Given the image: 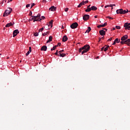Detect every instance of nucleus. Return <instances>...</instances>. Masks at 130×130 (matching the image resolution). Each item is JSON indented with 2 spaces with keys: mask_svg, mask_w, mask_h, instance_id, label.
I'll use <instances>...</instances> for the list:
<instances>
[{
  "mask_svg": "<svg viewBox=\"0 0 130 130\" xmlns=\"http://www.w3.org/2000/svg\"><path fill=\"white\" fill-rule=\"evenodd\" d=\"M90 50V45H85L83 47L80 48L79 49V52H81L82 55L84 54V53H86V52H88Z\"/></svg>",
  "mask_w": 130,
  "mask_h": 130,
  "instance_id": "f257e3e1",
  "label": "nucleus"
},
{
  "mask_svg": "<svg viewBox=\"0 0 130 130\" xmlns=\"http://www.w3.org/2000/svg\"><path fill=\"white\" fill-rule=\"evenodd\" d=\"M12 11H13L12 8H9L8 9L5 10L3 14V17H7L9 16V15H10V14H11V13L12 12Z\"/></svg>",
  "mask_w": 130,
  "mask_h": 130,
  "instance_id": "f03ea898",
  "label": "nucleus"
},
{
  "mask_svg": "<svg viewBox=\"0 0 130 130\" xmlns=\"http://www.w3.org/2000/svg\"><path fill=\"white\" fill-rule=\"evenodd\" d=\"M128 13V10H123L122 9H118L116 10V13L117 14H127Z\"/></svg>",
  "mask_w": 130,
  "mask_h": 130,
  "instance_id": "7ed1b4c3",
  "label": "nucleus"
},
{
  "mask_svg": "<svg viewBox=\"0 0 130 130\" xmlns=\"http://www.w3.org/2000/svg\"><path fill=\"white\" fill-rule=\"evenodd\" d=\"M121 44H126L128 46H130V39L126 40V41H122L120 42Z\"/></svg>",
  "mask_w": 130,
  "mask_h": 130,
  "instance_id": "20e7f679",
  "label": "nucleus"
},
{
  "mask_svg": "<svg viewBox=\"0 0 130 130\" xmlns=\"http://www.w3.org/2000/svg\"><path fill=\"white\" fill-rule=\"evenodd\" d=\"M78 26H79L78 23L74 22L70 25V27L72 29H76V28H77Z\"/></svg>",
  "mask_w": 130,
  "mask_h": 130,
  "instance_id": "39448f33",
  "label": "nucleus"
},
{
  "mask_svg": "<svg viewBox=\"0 0 130 130\" xmlns=\"http://www.w3.org/2000/svg\"><path fill=\"white\" fill-rule=\"evenodd\" d=\"M124 27L125 28V30H130V23L127 22L125 23L124 24Z\"/></svg>",
  "mask_w": 130,
  "mask_h": 130,
  "instance_id": "423d86ee",
  "label": "nucleus"
},
{
  "mask_svg": "<svg viewBox=\"0 0 130 130\" xmlns=\"http://www.w3.org/2000/svg\"><path fill=\"white\" fill-rule=\"evenodd\" d=\"M90 18V15L88 14H85L83 16V19L84 21H88Z\"/></svg>",
  "mask_w": 130,
  "mask_h": 130,
  "instance_id": "0eeeda50",
  "label": "nucleus"
},
{
  "mask_svg": "<svg viewBox=\"0 0 130 130\" xmlns=\"http://www.w3.org/2000/svg\"><path fill=\"white\" fill-rule=\"evenodd\" d=\"M13 34V37H16V36H17V35L19 34V30L16 29L14 30Z\"/></svg>",
  "mask_w": 130,
  "mask_h": 130,
  "instance_id": "6e6552de",
  "label": "nucleus"
},
{
  "mask_svg": "<svg viewBox=\"0 0 130 130\" xmlns=\"http://www.w3.org/2000/svg\"><path fill=\"white\" fill-rule=\"evenodd\" d=\"M127 38H128L127 35L123 36L121 38V41H125V40H126V39H127Z\"/></svg>",
  "mask_w": 130,
  "mask_h": 130,
  "instance_id": "1a4fd4ad",
  "label": "nucleus"
},
{
  "mask_svg": "<svg viewBox=\"0 0 130 130\" xmlns=\"http://www.w3.org/2000/svg\"><path fill=\"white\" fill-rule=\"evenodd\" d=\"M56 10V7H55L54 6H52L49 8V11H51V12H54V11H55Z\"/></svg>",
  "mask_w": 130,
  "mask_h": 130,
  "instance_id": "9d476101",
  "label": "nucleus"
},
{
  "mask_svg": "<svg viewBox=\"0 0 130 130\" xmlns=\"http://www.w3.org/2000/svg\"><path fill=\"white\" fill-rule=\"evenodd\" d=\"M15 24V23H12V22H10V23H9L8 24H7L5 26V27L6 28H9V27H11V26H13V25H14Z\"/></svg>",
  "mask_w": 130,
  "mask_h": 130,
  "instance_id": "9b49d317",
  "label": "nucleus"
},
{
  "mask_svg": "<svg viewBox=\"0 0 130 130\" xmlns=\"http://www.w3.org/2000/svg\"><path fill=\"white\" fill-rule=\"evenodd\" d=\"M35 20L33 21V22H40L42 19H39L38 17H37V16H34Z\"/></svg>",
  "mask_w": 130,
  "mask_h": 130,
  "instance_id": "f8f14e48",
  "label": "nucleus"
},
{
  "mask_svg": "<svg viewBox=\"0 0 130 130\" xmlns=\"http://www.w3.org/2000/svg\"><path fill=\"white\" fill-rule=\"evenodd\" d=\"M41 51H46L47 50V47L46 46H43L41 48Z\"/></svg>",
  "mask_w": 130,
  "mask_h": 130,
  "instance_id": "ddd939ff",
  "label": "nucleus"
},
{
  "mask_svg": "<svg viewBox=\"0 0 130 130\" xmlns=\"http://www.w3.org/2000/svg\"><path fill=\"white\" fill-rule=\"evenodd\" d=\"M100 35H101L102 36H104V35H105V31H104V30H101L99 31Z\"/></svg>",
  "mask_w": 130,
  "mask_h": 130,
  "instance_id": "4468645a",
  "label": "nucleus"
},
{
  "mask_svg": "<svg viewBox=\"0 0 130 130\" xmlns=\"http://www.w3.org/2000/svg\"><path fill=\"white\" fill-rule=\"evenodd\" d=\"M53 23V20H51L49 24H48V27H50V28H52V24Z\"/></svg>",
  "mask_w": 130,
  "mask_h": 130,
  "instance_id": "2eb2a0df",
  "label": "nucleus"
},
{
  "mask_svg": "<svg viewBox=\"0 0 130 130\" xmlns=\"http://www.w3.org/2000/svg\"><path fill=\"white\" fill-rule=\"evenodd\" d=\"M62 41L63 42H66V41H68V37H67V36H64L63 37Z\"/></svg>",
  "mask_w": 130,
  "mask_h": 130,
  "instance_id": "dca6fc26",
  "label": "nucleus"
},
{
  "mask_svg": "<svg viewBox=\"0 0 130 130\" xmlns=\"http://www.w3.org/2000/svg\"><path fill=\"white\" fill-rule=\"evenodd\" d=\"M107 25V23L105 22L104 24H101L99 26H98V28H101L103 27H105Z\"/></svg>",
  "mask_w": 130,
  "mask_h": 130,
  "instance_id": "f3484780",
  "label": "nucleus"
},
{
  "mask_svg": "<svg viewBox=\"0 0 130 130\" xmlns=\"http://www.w3.org/2000/svg\"><path fill=\"white\" fill-rule=\"evenodd\" d=\"M51 41H52V36H50L49 40L47 41V43H49V42H51Z\"/></svg>",
  "mask_w": 130,
  "mask_h": 130,
  "instance_id": "a211bd4d",
  "label": "nucleus"
},
{
  "mask_svg": "<svg viewBox=\"0 0 130 130\" xmlns=\"http://www.w3.org/2000/svg\"><path fill=\"white\" fill-rule=\"evenodd\" d=\"M91 11H96L97 10V7H96L95 6H92L90 8Z\"/></svg>",
  "mask_w": 130,
  "mask_h": 130,
  "instance_id": "6ab92c4d",
  "label": "nucleus"
},
{
  "mask_svg": "<svg viewBox=\"0 0 130 130\" xmlns=\"http://www.w3.org/2000/svg\"><path fill=\"white\" fill-rule=\"evenodd\" d=\"M58 56H61V57H64V56H66V54L64 53H59V55H58Z\"/></svg>",
  "mask_w": 130,
  "mask_h": 130,
  "instance_id": "aec40b11",
  "label": "nucleus"
},
{
  "mask_svg": "<svg viewBox=\"0 0 130 130\" xmlns=\"http://www.w3.org/2000/svg\"><path fill=\"white\" fill-rule=\"evenodd\" d=\"M84 5H85V4L84 3V1H83L79 4V5L78 6V8H81V7H82V6H84Z\"/></svg>",
  "mask_w": 130,
  "mask_h": 130,
  "instance_id": "412c9836",
  "label": "nucleus"
},
{
  "mask_svg": "<svg viewBox=\"0 0 130 130\" xmlns=\"http://www.w3.org/2000/svg\"><path fill=\"white\" fill-rule=\"evenodd\" d=\"M90 31H91V27L88 26L87 30H86L85 33H89V32H90Z\"/></svg>",
  "mask_w": 130,
  "mask_h": 130,
  "instance_id": "4be33fe9",
  "label": "nucleus"
},
{
  "mask_svg": "<svg viewBox=\"0 0 130 130\" xmlns=\"http://www.w3.org/2000/svg\"><path fill=\"white\" fill-rule=\"evenodd\" d=\"M115 41L116 42V43H119V42H120V39L117 38L115 40Z\"/></svg>",
  "mask_w": 130,
  "mask_h": 130,
  "instance_id": "5701e85b",
  "label": "nucleus"
},
{
  "mask_svg": "<svg viewBox=\"0 0 130 130\" xmlns=\"http://www.w3.org/2000/svg\"><path fill=\"white\" fill-rule=\"evenodd\" d=\"M31 17L30 18V19L29 20V21H34V20H35V18L34 17V16H31Z\"/></svg>",
  "mask_w": 130,
  "mask_h": 130,
  "instance_id": "b1692460",
  "label": "nucleus"
},
{
  "mask_svg": "<svg viewBox=\"0 0 130 130\" xmlns=\"http://www.w3.org/2000/svg\"><path fill=\"white\" fill-rule=\"evenodd\" d=\"M108 48H109V46H108L107 47L105 48L104 51H107V50H108Z\"/></svg>",
  "mask_w": 130,
  "mask_h": 130,
  "instance_id": "393cba45",
  "label": "nucleus"
},
{
  "mask_svg": "<svg viewBox=\"0 0 130 130\" xmlns=\"http://www.w3.org/2000/svg\"><path fill=\"white\" fill-rule=\"evenodd\" d=\"M41 16V15H40V14H39V13L37 15V17H38L39 20H40V19L42 20V18H40Z\"/></svg>",
  "mask_w": 130,
  "mask_h": 130,
  "instance_id": "a878e982",
  "label": "nucleus"
},
{
  "mask_svg": "<svg viewBox=\"0 0 130 130\" xmlns=\"http://www.w3.org/2000/svg\"><path fill=\"white\" fill-rule=\"evenodd\" d=\"M91 8H87L86 10H85V12H91Z\"/></svg>",
  "mask_w": 130,
  "mask_h": 130,
  "instance_id": "bb28decb",
  "label": "nucleus"
},
{
  "mask_svg": "<svg viewBox=\"0 0 130 130\" xmlns=\"http://www.w3.org/2000/svg\"><path fill=\"white\" fill-rule=\"evenodd\" d=\"M34 36L35 37H37L39 35V34L38 32H35L34 34Z\"/></svg>",
  "mask_w": 130,
  "mask_h": 130,
  "instance_id": "cd10ccee",
  "label": "nucleus"
},
{
  "mask_svg": "<svg viewBox=\"0 0 130 130\" xmlns=\"http://www.w3.org/2000/svg\"><path fill=\"white\" fill-rule=\"evenodd\" d=\"M31 52H30V51H28L26 53V54H25V55H26V56H28V55H29V54H30V53Z\"/></svg>",
  "mask_w": 130,
  "mask_h": 130,
  "instance_id": "c85d7f7f",
  "label": "nucleus"
},
{
  "mask_svg": "<svg viewBox=\"0 0 130 130\" xmlns=\"http://www.w3.org/2000/svg\"><path fill=\"white\" fill-rule=\"evenodd\" d=\"M106 18H108V19H109L110 20H113V18L110 16H107Z\"/></svg>",
  "mask_w": 130,
  "mask_h": 130,
  "instance_id": "c756f323",
  "label": "nucleus"
},
{
  "mask_svg": "<svg viewBox=\"0 0 130 130\" xmlns=\"http://www.w3.org/2000/svg\"><path fill=\"white\" fill-rule=\"evenodd\" d=\"M43 3H48L49 2V0H43Z\"/></svg>",
  "mask_w": 130,
  "mask_h": 130,
  "instance_id": "7c9ffc66",
  "label": "nucleus"
},
{
  "mask_svg": "<svg viewBox=\"0 0 130 130\" xmlns=\"http://www.w3.org/2000/svg\"><path fill=\"white\" fill-rule=\"evenodd\" d=\"M115 28H116V29H118V30H119L120 29V26H116Z\"/></svg>",
  "mask_w": 130,
  "mask_h": 130,
  "instance_id": "2f4dec72",
  "label": "nucleus"
},
{
  "mask_svg": "<svg viewBox=\"0 0 130 130\" xmlns=\"http://www.w3.org/2000/svg\"><path fill=\"white\" fill-rule=\"evenodd\" d=\"M55 49H56V48L54 46L52 49H51V51H52V50H55Z\"/></svg>",
  "mask_w": 130,
  "mask_h": 130,
  "instance_id": "473e14b6",
  "label": "nucleus"
},
{
  "mask_svg": "<svg viewBox=\"0 0 130 130\" xmlns=\"http://www.w3.org/2000/svg\"><path fill=\"white\" fill-rule=\"evenodd\" d=\"M30 52H31L32 51V48L31 47H29V51Z\"/></svg>",
  "mask_w": 130,
  "mask_h": 130,
  "instance_id": "72a5a7b5",
  "label": "nucleus"
},
{
  "mask_svg": "<svg viewBox=\"0 0 130 130\" xmlns=\"http://www.w3.org/2000/svg\"><path fill=\"white\" fill-rule=\"evenodd\" d=\"M64 10L65 12H68V11H69V8H66Z\"/></svg>",
  "mask_w": 130,
  "mask_h": 130,
  "instance_id": "f704fd0d",
  "label": "nucleus"
},
{
  "mask_svg": "<svg viewBox=\"0 0 130 130\" xmlns=\"http://www.w3.org/2000/svg\"><path fill=\"white\" fill-rule=\"evenodd\" d=\"M34 6H35V3H32V4H31V8H33V7H34Z\"/></svg>",
  "mask_w": 130,
  "mask_h": 130,
  "instance_id": "c9c22d12",
  "label": "nucleus"
},
{
  "mask_svg": "<svg viewBox=\"0 0 130 130\" xmlns=\"http://www.w3.org/2000/svg\"><path fill=\"white\" fill-rule=\"evenodd\" d=\"M58 50H57L56 52L55 53V55H59V54H58Z\"/></svg>",
  "mask_w": 130,
  "mask_h": 130,
  "instance_id": "e433bc0d",
  "label": "nucleus"
},
{
  "mask_svg": "<svg viewBox=\"0 0 130 130\" xmlns=\"http://www.w3.org/2000/svg\"><path fill=\"white\" fill-rule=\"evenodd\" d=\"M43 36H46V35H47V34H46V32H45L44 34H42Z\"/></svg>",
  "mask_w": 130,
  "mask_h": 130,
  "instance_id": "4c0bfd02",
  "label": "nucleus"
},
{
  "mask_svg": "<svg viewBox=\"0 0 130 130\" xmlns=\"http://www.w3.org/2000/svg\"><path fill=\"white\" fill-rule=\"evenodd\" d=\"M64 50H61L60 51H59V53H62V52H63Z\"/></svg>",
  "mask_w": 130,
  "mask_h": 130,
  "instance_id": "58836bf2",
  "label": "nucleus"
},
{
  "mask_svg": "<svg viewBox=\"0 0 130 130\" xmlns=\"http://www.w3.org/2000/svg\"><path fill=\"white\" fill-rule=\"evenodd\" d=\"M29 7H30V4L26 5V8H29Z\"/></svg>",
  "mask_w": 130,
  "mask_h": 130,
  "instance_id": "ea45409f",
  "label": "nucleus"
},
{
  "mask_svg": "<svg viewBox=\"0 0 130 130\" xmlns=\"http://www.w3.org/2000/svg\"><path fill=\"white\" fill-rule=\"evenodd\" d=\"M29 16H32V11H30Z\"/></svg>",
  "mask_w": 130,
  "mask_h": 130,
  "instance_id": "a19ab883",
  "label": "nucleus"
},
{
  "mask_svg": "<svg viewBox=\"0 0 130 130\" xmlns=\"http://www.w3.org/2000/svg\"><path fill=\"white\" fill-rule=\"evenodd\" d=\"M109 7H110V8H113V5H108Z\"/></svg>",
  "mask_w": 130,
  "mask_h": 130,
  "instance_id": "79ce46f5",
  "label": "nucleus"
},
{
  "mask_svg": "<svg viewBox=\"0 0 130 130\" xmlns=\"http://www.w3.org/2000/svg\"><path fill=\"white\" fill-rule=\"evenodd\" d=\"M89 3V1H86L85 2H84V4H88Z\"/></svg>",
  "mask_w": 130,
  "mask_h": 130,
  "instance_id": "37998d69",
  "label": "nucleus"
},
{
  "mask_svg": "<svg viewBox=\"0 0 130 130\" xmlns=\"http://www.w3.org/2000/svg\"><path fill=\"white\" fill-rule=\"evenodd\" d=\"M61 45V43H58V44H57V45H58V46H60Z\"/></svg>",
  "mask_w": 130,
  "mask_h": 130,
  "instance_id": "c03bdc74",
  "label": "nucleus"
},
{
  "mask_svg": "<svg viewBox=\"0 0 130 130\" xmlns=\"http://www.w3.org/2000/svg\"><path fill=\"white\" fill-rule=\"evenodd\" d=\"M104 47H103V48H101V51H103V50H104Z\"/></svg>",
  "mask_w": 130,
  "mask_h": 130,
  "instance_id": "a18cd8bd",
  "label": "nucleus"
},
{
  "mask_svg": "<svg viewBox=\"0 0 130 130\" xmlns=\"http://www.w3.org/2000/svg\"><path fill=\"white\" fill-rule=\"evenodd\" d=\"M115 44H116V42L114 41V42H113V43L112 44V45H115Z\"/></svg>",
  "mask_w": 130,
  "mask_h": 130,
  "instance_id": "49530a36",
  "label": "nucleus"
},
{
  "mask_svg": "<svg viewBox=\"0 0 130 130\" xmlns=\"http://www.w3.org/2000/svg\"><path fill=\"white\" fill-rule=\"evenodd\" d=\"M111 40H112V38L109 39L108 41H111Z\"/></svg>",
  "mask_w": 130,
  "mask_h": 130,
  "instance_id": "de8ad7c7",
  "label": "nucleus"
},
{
  "mask_svg": "<svg viewBox=\"0 0 130 130\" xmlns=\"http://www.w3.org/2000/svg\"><path fill=\"white\" fill-rule=\"evenodd\" d=\"M41 31H43L44 30V27H42L41 29Z\"/></svg>",
  "mask_w": 130,
  "mask_h": 130,
  "instance_id": "09e8293b",
  "label": "nucleus"
},
{
  "mask_svg": "<svg viewBox=\"0 0 130 130\" xmlns=\"http://www.w3.org/2000/svg\"><path fill=\"white\" fill-rule=\"evenodd\" d=\"M13 0H8V4H9V3H10V2H12Z\"/></svg>",
  "mask_w": 130,
  "mask_h": 130,
  "instance_id": "8fccbe9b",
  "label": "nucleus"
},
{
  "mask_svg": "<svg viewBox=\"0 0 130 130\" xmlns=\"http://www.w3.org/2000/svg\"><path fill=\"white\" fill-rule=\"evenodd\" d=\"M102 39V38H99V42H100V41H101Z\"/></svg>",
  "mask_w": 130,
  "mask_h": 130,
  "instance_id": "3c124183",
  "label": "nucleus"
},
{
  "mask_svg": "<svg viewBox=\"0 0 130 130\" xmlns=\"http://www.w3.org/2000/svg\"><path fill=\"white\" fill-rule=\"evenodd\" d=\"M42 19H43V20H44V19H45V17H44V16H42Z\"/></svg>",
  "mask_w": 130,
  "mask_h": 130,
  "instance_id": "603ef678",
  "label": "nucleus"
},
{
  "mask_svg": "<svg viewBox=\"0 0 130 130\" xmlns=\"http://www.w3.org/2000/svg\"><path fill=\"white\" fill-rule=\"evenodd\" d=\"M58 46V45H57L54 46V47H55V48H56Z\"/></svg>",
  "mask_w": 130,
  "mask_h": 130,
  "instance_id": "864d4df0",
  "label": "nucleus"
},
{
  "mask_svg": "<svg viewBox=\"0 0 130 130\" xmlns=\"http://www.w3.org/2000/svg\"><path fill=\"white\" fill-rule=\"evenodd\" d=\"M90 7H91V5H89L87 6V8H90Z\"/></svg>",
  "mask_w": 130,
  "mask_h": 130,
  "instance_id": "5fc2aeb1",
  "label": "nucleus"
},
{
  "mask_svg": "<svg viewBox=\"0 0 130 130\" xmlns=\"http://www.w3.org/2000/svg\"><path fill=\"white\" fill-rule=\"evenodd\" d=\"M108 5H107V6H105V8H108Z\"/></svg>",
  "mask_w": 130,
  "mask_h": 130,
  "instance_id": "6e6d98bb",
  "label": "nucleus"
},
{
  "mask_svg": "<svg viewBox=\"0 0 130 130\" xmlns=\"http://www.w3.org/2000/svg\"><path fill=\"white\" fill-rule=\"evenodd\" d=\"M98 16L97 15L94 16V18H98Z\"/></svg>",
  "mask_w": 130,
  "mask_h": 130,
  "instance_id": "4d7b16f0",
  "label": "nucleus"
},
{
  "mask_svg": "<svg viewBox=\"0 0 130 130\" xmlns=\"http://www.w3.org/2000/svg\"><path fill=\"white\" fill-rule=\"evenodd\" d=\"M103 30H106V31H107V28H103Z\"/></svg>",
  "mask_w": 130,
  "mask_h": 130,
  "instance_id": "13d9d810",
  "label": "nucleus"
},
{
  "mask_svg": "<svg viewBox=\"0 0 130 130\" xmlns=\"http://www.w3.org/2000/svg\"><path fill=\"white\" fill-rule=\"evenodd\" d=\"M46 34H49V31H47V32H46Z\"/></svg>",
  "mask_w": 130,
  "mask_h": 130,
  "instance_id": "bf43d9fd",
  "label": "nucleus"
},
{
  "mask_svg": "<svg viewBox=\"0 0 130 130\" xmlns=\"http://www.w3.org/2000/svg\"><path fill=\"white\" fill-rule=\"evenodd\" d=\"M112 5L113 6V7H115V4H113Z\"/></svg>",
  "mask_w": 130,
  "mask_h": 130,
  "instance_id": "052dcab7",
  "label": "nucleus"
},
{
  "mask_svg": "<svg viewBox=\"0 0 130 130\" xmlns=\"http://www.w3.org/2000/svg\"><path fill=\"white\" fill-rule=\"evenodd\" d=\"M62 29H64V27H63V26H62Z\"/></svg>",
  "mask_w": 130,
  "mask_h": 130,
  "instance_id": "680f3d73",
  "label": "nucleus"
},
{
  "mask_svg": "<svg viewBox=\"0 0 130 130\" xmlns=\"http://www.w3.org/2000/svg\"><path fill=\"white\" fill-rule=\"evenodd\" d=\"M5 3H7V0H4Z\"/></svg>",
  "mask_w": 130,
  "mask_h": 130,
  "instance_id": "e2e57ef3",
  "label": "nucleus"
},
{
  "mask_svg": "<svg viewBox=\"0 0 130 130\" xmlns=\"http://www.w3.org/2000/svg\"><path fill=\"white\" fill-rule=\"evenodd\" d=\"M113 30H115V27H114V28H113Z\"/></svg>",
  "mask_w": 130,
  "mask_h": 130,
  "instance_id": "0e129e2a",
  "label": "nucleus"
},
{
  "mask_svg": "<svg viewBox=\"0 0 130 130\" xmlns=\"http://www.w3.org/2000/svg\"><path fill=\"white\" fill-rule=\"evenodd\" d=\"M102 38V39H104V37H103L102 38Z\"/></svg>",
  "mask_w": 130,
  "mask_h": 130,
  "instance_id": "69168bd1",
  "label": "nucleus"
},
{
  "mask_svg": "<svg viewBox=\"0 0 130 130\" xmlns=\"http://www.w3.org/2000/svg\"><path fill=\"white\" fill-rule=\"evenodd\" d=\"M49 29H50L49 28H47V30H49Z\"/></svg>",
  "mask_w": 130,
  "mask_h": 130,
  "instance_id": "338daca9",
  "label": "nucleus"
},
{
  "mask_svg": "<svg viewBox=\"0 0 130 130\" xmlns=\"http://www.w3.org/2000/svg\"><path fill=\"white\" fill-rule=\"evenodd\" d=\"M40 31H41V29H40L39 30V32H40Z\"/></svg>",
  "mask_w": 130,
  "mask_h": 130,
  "instance_id": "774afa93",
  "label": "nucleus"
}]
</instances>
